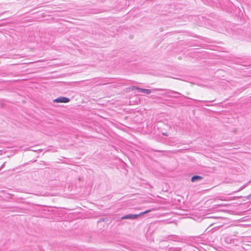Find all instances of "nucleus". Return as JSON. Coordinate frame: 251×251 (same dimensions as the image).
<instances>
[{
    "instance_id": "nucleus-10",
    "label": "nucleus",
    "mask_w": 251,
    "mask_h": 251,
    "mask_svg": "<svg viewBox=\"0 0 251 251\" xmlns=\"http://www.w3.org/2000/svg\"><path fill=\"white\" fill-rule=\"evenodd\" d=\"M163 134L164 135H165V136H168V134H167V133H163Z\"/></svg>"
},
{
    "instance_id": "nucleus-8",
    "label": "nucleus",
    "mask_w": 251,
    "mask_h": 251,
    "mask_svg": "<svg viewBox=\"0 0 251 251\" xmlns=\"http://www.w3.org/2000/svg\"><path fill=\"white\" fill-rule=\"evenodd\" d=\"M165 95H166L167 97H171L170 95H168V93H167ZM172 97H173L174 98H177V97L176 96V95H174V96H172Z\"/></svg>"
},
{
    "instance_id": "nucleus-12",
    "label": "nucleus",
    "mask_w": 251,
    "mask_h": 251,
    "mask_svg": "<svg viewBox=\"0 0 251 251\" xmlns=\"http://www.w3.org/2000/svg\"><path fill=\"white\" fill-rule=\"evenodd\" d=\"M3 166H4V164H3V165L1 166V167H0V168L3 167Z\"/></svg>"
},
{
    "instance_id": "nucleus-2",
    "label": "nucleus",
    "mask_w": 251,
    "mask_h": 251,
    "mask_svg": "<svg viewBox=\"0 0 251 251\" xmlns=\"http://www.w3.org/2000/svg\"><path fill=\"white\" fill-rule=\"evenodd\" d=\"M70 101L69 98L65 97H59L53 100L54 103H67Z\"/></svg>"
},
{
    "instance_id": "nucleus-1",
    "label": "nucleus",
    "mask_w": 251,
    "mask_h": 251,
    "mask_svg": "<svg viewBox=\"0 0 251 251\" xmlns=\"http://www.w3.org/2000/svg\"><path fill=\"white\" fill-rule=\"evenodd\" d=\"M150 211H151V210H146V211H145L144 212H141V213H140V214H130L126 215H125L124 216H122L121 218V220H125V219H131V220L136 219L139 216H141L142 215H144V214L147 213H148V212H149Z\"/></svg>"
},
{
    "instance_id": "nucleus-11",
    "label": "nucleus",
    "mask_w": 251,
    "mask_h": 251,
    "mask_svg": "<svg viewBox=\"0 0 251 251\" xmlns=\"http://www.w3.org/2000/svg\"><path fill=\"white\" fill-rule=\"evenodd\" d=\"M100 220H101V221H103V219H100Z\"/></svg>"
},
{
    "instance_id": "nucleus-4",
    "label": "nucleus",
    "mask_w": 251,
    "mask_h": 251,
    "mask_svg": "<svg viewBox=\"0 0 251 251\" xmlns=\"http://www.w3.org/2000/svg\"><path fill=\"white\" fill-rule=\"evenodd\" d=\"M203 179V176L199 175H194L191 178V181L192 182H198Z\"/></svg>"
},
{
    "instance_id": "nucleus-6",
    "label": "nucleus",
    "mask_w": 251,
    "mask_h": 251,
    "mask_svg": "<svg viewBox=\"0 0 251 251\" xmlns=\"http://www.w3.org/2000/svg\"><path fill=\"white\" fill-rule=\"evenodd\" d=\"M171 93L172 94H178V95H181L180 93L176 92V91H173V90H169Z\"/></svg>"
},
{
    "instance_id": "nucleus-3",
    "label": "nucleus",
    "mask_w": 251,
    "mask_h": 251,
    "mask_svg": "<svg viewBox=\"0 0 251 251\" xmlns=\"http://www.w3.org/2000/svg\"><path fill=\"white\" fill-rule=\"evenodd\" d=\"M132 90H137L139 92L144 93L147 94H150L151 93V91L150 89H143L136 86H132Z\"/></svg>"
},
{
    "instance_id": "nucleus-7",
    "label": "nucleus",
    "mask_w": 251,
    "mask_h": 251,
    "mask_svg": "<svg viewBox=\"0 0 251 251\" xmlns=\"http://www.w3.org/2000/svg\"><path fill=\"white\" fill-rule=\"evenodd\" d=\"M165 95H166L167 97H171L170 95H168V93H167ZM172 97H173L174 98H177V97L176 96V95H174V96H172Z\"/></svg>"
},
{
    "instance_id": "nucleus-9",
    "label": "nucleus",
    "mask_w": 251,
    "mask_h": 251,
    "mask_svg": "<svg viewBox=\"0 0 251 251\" xmlns=\"http://www.w3.org/2000/svg\"><path fill=\"white\" fill-rule=\"evenodd\" d=\"M251 199V194L246 197V199H247V200H250Z\"/></svg>"
},
{
    "instance_id": "nucleus-5",
    "label": "nucleus",
    "mask_w": 251,
    "mask_h": 251,
    "mask_svg": "<svg viewBox=\"0 0 251 251\" xmlns=\"http://www.w3.org/2000/svg\"><path fill=\"white\" fill-rule=\"evenodd\" d=\"M182 96L184 98H186V99H187L192 100H193L194 101H197V102H198V101H200V100H195V99H191V98H189V97H188L185 96H184V95H182Z\"/></svg>"
}]
</instances>
